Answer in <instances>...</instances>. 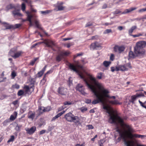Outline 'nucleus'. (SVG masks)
<instances>
[{
	"mask_svg": "<svg viewBox=\"0 0 146 146\" xmlns=\"http://www.w3.org/2000/svg\"><path fill=\"white\" fill-rule=\"evenodd\" d=\"M44 109V107H39L38 110V115H40L42 114L44 111H42Z\"/></svg>",
	"mask_w": 146,
	"mask_h": 146,
	"instance_id": "obj_30",
	"label": "nucleus"
},
{
	"mask_svg": "<svg viewBox=\"0 0 146 146\" xmlns=\"http://www.w3.org/2000/svg\"><path fill=\"white\" fill-rule=\"evenodd\" d=\"M87 126L88 127V129H93L94 128L93 127L92 125H88Z\"/></svg>",
	"mask_w": 146,
	"mask_h": 146,
	"instance_id": "obj_64",
	"label": "nucleus"
},
{
	"mask_svg": "<svg viewBox=\"0 0 146 146\" xmlns=\"http://www.w3.org/2000/svg\"><path fill=\"white\" fill-rule=\"evenodd\" d=\"M33 16L30 14L27 16V20L31 22L32 18L33 17Z\"/></svg>",
	"mask_w": 146,
	"mask_h": 146,
	"instance_id": "obj_35",
	"label": "nucleus"
},
{
	"mask_svg": "<svg viewBox=\"0 0 146 146\" xmlns=\"http://www.w3.org/2000/svg\"><path fill=\"white\" fill-rule=\"evenodd\" d=\"M24 93L23 90H20L18 92L17 95L19 96H21L23 95Z\"/></svg>",
	"mask_w": 146,
	"mask_h": 146,
	"instance_id": "obj_41",
	"label": "nucleus"
},
{
	"mask_svg": "<svg viewBox=\"0 0 146 146\" xmlns=\"http://www.w3.org/2000/svg\"><path fill=\"white\" fill-rule=\"evenodd\" d=\"M126 128L127 129L126 132L128 133V138L130 139L129 142L131 144V146H133L134 143V140L135 138H141L143 139L146 137L145 135H141L136 134H133L132 133L134 132L135 130L132 128L131 126L127 124L124 125Z\"/></svg>",
	"mask_w": 146,
	"mask_h": 146,
	"instance_id": "obj_3",
	"label": "nucleus"
},
{
	"mask_svg": "<svg viewBox=\"0 0 146 146\" xmlns=\"http://www.w3.org/2000/svg\"><path fill=\"white\" fill-rule=\"evenodd\" d=\"M38 59V58H35L33 60H31L30 63V64L32 66H33L35 62Z\"/></svg>",
	"mask_w": 146,
	"mask_h": 146,
	"instance_id": "obj_33",
	"label": "nucleus"
},
{
	"mask_svg": "<svg viewBox=\"0 0 146 146\" xmlns=\"http://www.w3.org/2000/svg\"><path fill=\"white\" fill-rule=\"evenodd\" d=\"M16 51L17 50L15 48H12L10 51L9 54L12 57L15 55Z\"/></svg>",
	"mask_w": 146,
	"mask_h": 146,
	"instance_id": "obj_23",
	"label": "nucleus"
},
{
	"mask_svg": "<svg viewBox=\"0 0 146 146\" xmlns=\"http://www.w3.org/2000/svg\"><path fill=\"white\" fill-rule=\"evenodd\" d=\"M101 47V44L97 42L92 43L90 46V48L93 50L100 49Z\"/></svg>",
	"mask_w": 146,
	"mask_h": 146,
	"instance_id": "obj_10",
	"label": "nucleus"
},
{
	"mask_svg": "<svg viewBox=\"0 0 146 146\" xmlns=\"http://www.w3.org/2000/svg\"><path fill=\"white\" fill-rule=\"evenodd\" d=\"M51 109V108L50 107H47L46 108H44V109L42 111H44V112H46V111H50Z\"/></svg>",
	"mask_w": 146,
	"mask_h": 146,
	"instance_id": "obj_38",
	"label": "nucleus"
},
{
	"mask_svg": "<svg viewBox=\"0 0 146 146\" xmlns=\"http://www.w3.org/2000/svg\"><path fill=\"white\" fill-rule=\"evenodd\" d=\"M63 57V54L62 53L60 54L56 58V60L58 62H59L61 60Z\"/></svg>",
	"mask_w": 146,
	"mask_h": 146,
	"instance_id": "obj_26",
	"label": "nucleus"
},
{
	"mask_svg": "<svg viewBox=\"0 0 146 146\" xmlns=\"http://www.w3.org/2000/svg\"><path fill=\"white\" fill-rule=\"evenodd\" d=\"M50 12V10H47L45 11H41V13L42 14H45L49 13Z\"/></svg>",
	"mask_w": 146,
	"mask_h": 146,
	"instance_id": "obj_42",
	"label": "nucleus"
},
{
	"mask_svg": "<svg viewBox=\"0 0 146 146\" xmlns=\"http://www.w3.org/2000/svg\"><path fill=\"white\" fill-rule=\"evenodd\" d=\"M137 28V27L136 26L134 25L128 31V33L129 35L131 36H132V35L131 34L132 33H133V31L136 29Z\"/></svg>",
	"mask_w": 146,
	"mask_h": 146,
	"instance_id": "obj_22",
	"label": "nucleus"
},
{
	"mask_svg": "<svg viewBox=\"0 0 146 146\" xmlns=\"http://www.w3.org/2000/svg\"><path fill=\"white\" fill-rule=\"evenodd\" d=\"M114 56L113 54H111L110 56V60L112 61H113L114 60Z\"/></svg>",
	"mask_w": 146,
	"mask_h": 146,
	"instance_id": "obj_63",
	"label": "nucleus"
},
{
	"mask_svg": "<svg viewBox=\"0 0 146 146\" xmlns=\"http://www.w3.org/2000/svg\"><path fill=\"white\" fill-rule=\"evenodd\" d=\"M67 89L64 87H60L58 89V94L62 95H65L67 93Z\"/></svg>",
	"mask_w": 146,
	"mask_h": 146,
	"instance_id": "obj_12",
	"label": "nucleus"
},
{
	"mask_svg": "<svg viewBox=\"0 0 146 146\" xmlns=\"http://www.w3.org/2000/svg\"><path fill=\"white\" fill-rule=\"evenodd\" d=\"M21 51H19L17 52H16L15 55L13 56V57L14 58H16L19 57L21 55Z\"/></svg>",
	"mask_w": 146,
	"mask_h": 146,
	"instance_id": "obj_31",
	"label": "nucleus"
},
{
	"mask_svg": "<svg viewBox=\"0 0 146 146\" xmlns=\"http://www.w3.org/2000/svg\"><path fill=\"white\" fill-rule=\"evenodd\" d=\"M125 67H126V68H131V65L130 63H128L126 64H125Z\"/></svg>",
	"mask_w": 146,
	"mask_h": 146,
	"instance_id": "obj_51",
	"label": "nucleus"
},
{
	"mask_svg": "<svg viewBox=\"0 0 146 146\" xmlns=\"http://www.w3.org/2000/svg\"><path fill=\"white\" fill-rule=\"evenodd\" d=\"M14 28H13V29H15L16 28H18L20 27L21 26L20 24H16L14 25H13Z\"/></svg>",
	"mask_w": 146,
	"mask_h": 146,
	"instance_id": "obj_52",
	"label": "nucleus"
},
{
	"mask_svg": "<svg viewBox=\"0 0 146 146\" xmlns=\"http://www.w3.org/2000/svg\"><path fill=\"white\" fill-rule=\"evenodd\" d=\"M75 117L71 112H69L65 115L64 117L67 121L72 122L73 121V119H74V118Z\"/></svg>",
	"mask_w": 146,
	"mask_h": 146,
	"instance_id": "obj_7",
	"label": "nucleus"
},
{
	"mask_svg": "<svg viewBox=\"0 0 146 146\" xmlns=\"http://www.w3.org/2000/svg\"><path fill=\"white\" fill-rule=\"evenodd\" d=\"M6 29H10L14 28L13 25H6L5 26Z\"/></svg>",
	"mask_w": 146,
	"mask_h": 146,
	"instance_id": "obj_44",
	"label": "nucleus"
},
{
	"mask_svg": "<svg viewBox=\"0 0 146 146\" xmlns=\"http://www.w3.org/2000/svg\"><path fill=\"white\" fill-rule=\"evenodd\" d=\"M82 55H83V54L82 53L77 54L76 55H75L74 56V58H75L77 57L82 56Z\"/></svg>",
	"mask_w": 146,
	"mask_h": 146,
	"instance_id": "obj_56",
	"label": "nucleus"
},
{
	"mask_svg": "<svg viewBox=\"0 0 146 146\" xmlns=\"http://www.w3.org/2000/svg\"><path fill=\"white\" fill-rule=\"evenodd\" d=\"M121 12V11L118 10H116L115 11L113 12V13L114 14H117Z\"/></svg>",
	"mask_w": 146,
	"mask_h": 146,
	"instance_id": "obj_61",
	"label": "nucleus"
},
{
	"mask_svg": "<svg viewBox=\"0 0 146 146\" xmlns=\"http://www.w3.org/2000/svg\"><path fill=\"white\" fill-rule=\"evenodd\" d=\"M139 102L142 107L146 109V101L144 103L142 102L140 100H139Z\"/></svg>",
	"mask_w": 146,
	"mask_h": 146,
	"instance_id": "obj_34",
	"label": "nucleus"
},
{
	"mask_svg": "<svg viewBox=\"0 0 146 146\" xmlns=\"http://www.w3.org/2000/svg\"><path fill=\"white\" fill-rule=\"evenodd\" d=\"M45 123L44 121L42 118H41L40 119V122L38 123V125L40 127H41Z\"/></svg>",
	"mask_w": 146,
	"mask_h": 146,
	"instance_id": "obj_29",
	"label": "nucleus"
},
{
	"mask_svg": "<svg viewBox=\"0 0 146 146\" xmlns=\"http://www.w3.org/2000/svg\"><path fill=\"white\" fill-rule=\"evenodd\" d=\"M141 96H144L143 94H136L135 95L132 96H131V100L130 101L133 104H134V101L136 100L137 98L138 97H139Z\"/></svg>",
	"mask_w": 146,
	"mask_h": 146,
	"instance_id": "obj_13",
	"label": "nucleus"
},
{
	"mask_svg": "<svg viewBox=\"0 0 146 146\" xmlns=\"http://www.w3.org/2000/svg\"><path fill=\"white\" fill-rule=\"evenodd\" d=\"M120 70L122 71H127L128 70V68H126L125 65H124L120 66Z\"/></svg>",
	"mask_w": 146,
	"mask_h": 146,
	"instance_id": "obj_32",
	"label": "nucleus"
},
{
	"mask_svg": "<svg viewBox=\"0 0 146 146\" xmlns=\"http://www.w3.org/2000/svg\"><path fill=\"white\" fill-rule=\"evenodd\" d=\"M12 13L13 16L15 17L16 16H18L19 17H22L23 15L21 13L19 12V10L18 9H14V11H12Z\"/></svg>",
	"mask_w": 146,
	"mask_h": 146,
	"instance_id": "obj_14",
	"label": "nucleus"
},
{
	"mask_svg": "<svg viewBox=\"0 0 146 146\" xmlns=\"http://www.w3.org/2000/svg\"><path fill=\"white\" fill-rule=\"evenodd\" d=\"M137 9V8L132 7L130 9H125L123 12L121 13L122 14H125L127 13H129Z\"/></svg>",
	"mask_w": 146,
	"mask_h": 146,
	"instance_id": "obj_21",
	"label": "nucleus"
},
{
	"mask_svg": "<svg viewBox=\"0 0 146 146\" xmlns=\"http://www.w3.org/2000/svg\"><path fill=\"white\" fill-rule=\"evenodd\" d=\"M91 100L89 99H86L85 100V103L87 104H90L91 103Z\"/></svg>",
	"mask_w": 146,
	"mask_h": 146,
	"instance_id": "obj_57",
	"label": "nucleus"
},
{
	"mask_svg": "<svg viewBox=\"0 0 146 146\" xmlns=\"http://www.w3.org/2000/svg\"><path fill=\"white\" fill-rule=\"evenodd\" d=\"M10 122L9 119H7L4 121L3 122V124L4 126H6L7 125V123Z\"/></svg>",
	"mask_w": 146,
	"mask_h": 146,
	"instance_id": "obj_40",
	"label": "nucleus"
},
{
	"mask_svg": "<svg viewBox=\"0 0 146 146\" xmlns=\"http://www.w3.org/2000/svg\"><path fill=\"white\" fill-rule=\"evenodd\" d=\"M146 45V42L141 41L137 43L136 46L134 47V54L132 51L129 53V56L130 58H134L137 56L139 58H142L145 55V51L143 48Z\"/></svg>",
	"mask_w": 146,
	"mask_h": 146,
	"instance_id": "obj_2",
	"label": "nucleus"
},
{
	"mask_svg": "<svg viewBox=\"0 0 146 146\" xmlns=\"http://www.w3.org/2000/svg\"><path fill=\"white\" fill-rule=\"evenodd\" d=\"M143 34L141 33H139L137 35H132V36H133L134 37H139L140 36H142Z\"/></svg>",
	"mask_w": 146,
	"mask_h": 146,
	"instance_id": "obj_55",
	"label": "nucleus"
},
{
	"mask_svg": "<svg viewBox=\"0 0 146 146\" xmlns=\"http://www.w3.org/2000/svg\"><path fill=\"white\" fill-rule=\"evenodd\" d=\"M102 72H100L99 73H98V75L97 76V78L99 79H101L102 78Z\"/></svg>",
	"mask_w": 146,
	"mask_h": 146,
	"instance_id": "obj_46",
	"label": "nucleus"
},
{
	"mask_svg": "<svg viewBox=\"0 0 146 146\" xmlns=\"http://www.w3.org/2000/svg\"><path fill=\"white\" fill-rule=\"evenodd\" d=\"M16 116H14L13 115H11L9 118V120H11L12 121H14L16 118Z\"/></svg>",
	"mask_w": 146,
	"mask_h": 146,
	"instance_id": "obj_48",
	"label": "nucleus"
},
{
	"mask_svg": "<svg viewBox=\"0 0 146 146\" xmlns=\"http://www.w3.org/2000/svg\"><path fill=\"white\" fill-rule=\"evenodd\" d=\"M36 130V127L34 126L31 127L30 128H28L26 129L27 133L29 134H32Z\"/></svg>",
	"mask_w": 146,
	"mask_h": 146,
	"instance_id": "obj_15",
	"label": "nucleus"
},
{
	"mask_svg": "<svg viewBox=\"0 0 146 146\" xmlns=\"http://www.w3.org/2000/svg\"><path fill=\"white\" fill-rule=\"evenodd\" d=\"M53 71V70L52 69H50L45 74H46V75L47 74H51L52 72Z\"/></svg>",
	"mask_w": 146,
	"mask_h": 146,
	"instance_id": "obj_58",
	"label": "nucleus"
},
{
	"mask_svg": "<svg viewBox=\"0 0 146 146\" xmlns=\"http://www.w3.org/2000/svg\"><path fill=\"white\" fill-rule=\"evenodd\" d=\"M21 126H19L18 124H17L16 127V129L17 131H19L20 130V127H21Z\"/></svg>",
	"mask_w": 146,
	"mask_h": 146,
	"instance_id": "obj_62",
	"label": "nucleus"
},
{
	"mask_svg": "<svg viewBox=\"0 0 146 146\" xmlns=\"http://www.w3.org/2000/svg\"><path fill=\"white\" fill-rule=\"evenodd\" d=\"M46 68V66H45L38 73L37 75L38 76V77H40L42 76Z\"/></svg>",
	"mask_w": 146,
	"mask_h": 146,
	"instance_id": "obj_20",
	"label": "nucleus"
},
{
	"mask_svg": "<svg viewBox=\"0 0 146 146\" xmlns=\"http://www.w3.org/2000/svg\"><path fill=\"white\" fill-rule=\"evenodd\" d=\"M146 11V7L145 8H143L141 9L138 10V12L139 13H141L143 12H144Z\"/></svg>",
	"mask_w": 146,
	"mask_h": 146,
	"instance_id": "obj_53",
	"label": "nucleus"
},
{
	"mask_svg": "<svg viewBox=\"0 0 146 146\" xmlns=\"http://www.w3.org/2000/svg\"><path fill=\"white\" fill-rule=\"evenodd\" d=\"M95 84L98 87V90L101 91L104 97L105 98H113L115 99V96H110L109 94L110 93L108 90L105 89L103 85L99 82H97L95 81Z\"/></svg>",
	"mask_w": 146,
	"mask_h": 146,
	"instance_id": "obj_5",
	"label": "nucleus"
},
{
	"mask_svg": "<svg viewBox=\"0 0 146 146\" xmlns=\"http://www.w3.org/2000/svg\"><path fill=\"white\" fill-rule=\"evenodd\" d=\"M72 103L69 101H66L64 103V105H70L72 104Z\"/></svg>",
	"mask_w": 146,
	"mask_h": 146,
	"instance_id": "obj_45",
	"label": "nucleus"
},
{
	"mask_svg": "<svg viewBox=\"0 0 146 146\" xmlns=\"http://www.w3.org/2000/svg\"><path fill=\"white\" fill-rule=\"evenodd\" d=\"M119 135L120 137H118L117 139V140H118L119 141H120L121 139H122L125 145L126 146H131V145L127 141L126 137L127 136L126 134H120Z\"/></svg>",
	"mask_w": 146,
	"mask_h": 146,
	"instance_id": "obj_6",
	"label": "nucleus"
},
{
	"mask_svg": "<svg viewBox=\"0 0 146 146\" xmlns=\"http://www.w3.org/2000/svg\"><path fill=\"white\" fill-rule=\"evenodd\" d=\"M65 108V107L64 106H62L59 108L58 109V112H59L60 111H61L62 110H64Z\"/></svg>",
	"mask_w": 146,
	"mask_h": 146,
	"instance_id": "obj_50",
	"label": "nucleus"
},
{
	"mask_svg": "<svg viewBox=\"0 0 146 146\" xmlns=\"http://www.w3.org/2000/svg\"><path fill=\"white\" fill-rule=\"evenodd\" d=\"M69 67L70 69L77 73L80 78L83 80L88 87L91 90L92 92L96 96L97 99L94 100L92 101V104L94 105L100 103H103V100L105 99V98H104L103 94L99 95V92L97 89V88L98 89V87L94 83L95 81L97 82H99L95 78L91 75L89 76V79L87 80L84 78L79 71L77 69L76 67L73 64L70 63Z\"/></svg>",
	"mask_w": 146,
	"mask_h": 146,
	"instance_id": "obj_1",
	"label": "nucleus"
},
{
	"mask_svg": "<svg viewBox=\"0 0 146 146\" xmlns=\"http://www.w3.org/2000/svg\"><path fill=\"white\" fill-rule=\"evenodd\" d=\"M16 6L15 4H10L7 5L5 8V10L6 11H8L9 10L14 9H16Z\"/></svg>",
	"mask_w": 146,
	"mask_h": 146,
	"instance_id": "obj_17",
	"label": "nucleus"
},
{
	"mask_svg": "<svg viewBox=\"0 0 146 146\" xmlns=\"http://www.w3.org/2000/svg\"><path fill=\"white\" fill-rule=\"evenodd\" d=\"M111 62L110 61H104L103 62V64L104 66L106 67H108L109 66Z\"/></svg>",
	"mask_w": 146,
	"mask_h": 146,
	"instance_id": "obj_28",
	"label": "nucleus"
},
{
	"mask_svg": "<svg viewBox=\"0 0 146 146\" xmlns=\"http://www.w3.org/2000/svg\"><path fill=\"white\" fill-rule=\"evenodd\" d=\"M93 25L92 23L89 22L87 23L86 25V27H88L90 26H92Z\"/></svg>",
	"mask_w": 146,
	"mask_h": 146,
	"instance_id": "obj_59",
	"label": "nucleus"
},
{
	"mask_svg": "<svg viewBox=\"0 0 146 146\" xmlns=\"http://www.w3.org/2000/svg\"><path fill=\"white\" fill-rule=\"evenodd\" d=\"M74 119H73V121L75 124L78 123V125H80L81 124V123L80 122V117L77 116H75Z\"/></svg>",
	"mask_w": 146,
	"mask_h": 146,
	"instance_id": "obj_18",
	"label": "nucleus"
},
{
	"mask_svg": "<svg viewBox=\"0 0 146 146\" xmlns=\"http://www.w3.org/2000/svg\"><path fill=\"white\" fill-rule=\"evenodd\" d=\"M14 135H11L10 138L7 141V142L9 143L13 141L14 140Z\"/></svg>",
	"mask_w": 146,
	"mask_h": 146,
	"instance_id": "obj_39",
	"label": "nucleus"
},
{
	"mask_svg": "<svg viewBox=\"0 0 146 146\" xmlns=\"http://www.w3.org/2000/svg\"><path fill=\"white\" fill-rule=\"evenodd\" d=\"M109 103H110L113 105H120L121 104V103H119L117 100H115L114 101H108Z\"/></svg>",
	"mask_w": 146,
	"mask_h": 146,
	"instance_id": "obj_24",
	"label": "nucleus"
},
{
	"mask_svg": "<svg viewBox=\"0 0 146 146\" xmlns=\"http://www.w3.org/2000/svg\"><path fill=\"white\" fill-rule=\"evenodd\" d=\"M34 83H32L30 84V86H25L24 87V89L25 90V92H28L31 89H32V91H34Z\"/></svg>",
	"mask_w": 146,
	"mask_h": 146,
	"instance_id": "obj_16",
	"label": "nucleus"
},
{
	"mask_svg": "<svg viewBox=\"0 0 146 146\" xmlns=\"http://www.w3.org/2000/svg\"><path fill=\"white\" fill-rule=\"evenodd\" d=\"M35 117V113H32L29 115H28V117L29 118L32 119L33 120Z\"/></svg>",
	"mask_w": 146,
	"mask_h": 146,
	"instance_id": "obj_36",
	"label": "nucleus"
},
{
	"mask_svg": "<svg viewBox=\"0 0 146 146\" xmlns=\"http://www.w3.org/2000/svg\"><path fill=\"white\" fill-rule=\"evenodd\" d=\"M35 24L37 28L40 29H42V28L41 27L40 25L39 24V21L37 20H35Z\"/></svg>",
	"mask_w": 146,
	"mask_h": 146,
	"instance_id": "obj_27",
	"label": "nucleus"
},
{
	"mask_svg": "<svg viewBox=\"0 0 146 146\" xmlns=\"http://www.w3.org/2000/svg\"><path fill=\"white\" fill-rule=\"evenodd\" d=\"M41 43H44L48 47L51 48L55 46L54 43L52 41L49 40H46L44 41L41 42Z\"/></svg>",
	"mask_w": 146,
	"mask_h": 146,
	"instance_id": "obj_9",
	"label": "nucleus"
},
{
	"mask_svg": "<svg viewBox=\"0 0 146 146\" xmlns=\"http://www.w3.org/2000/svg\"><path fill=\"white\" fill-rule=\"evenodd\" d=\"M125 49V48L123 46L115 45L114 47V50L115 52H118L121 53L124 51Z\"/></svg>",
	"mask_w": 146,
	"mask_h": 146,
	"instance_id": "obj_11",
	"label": "nucleus"
},
{
	"mask_svg": "<svg viewBox=\"0 0 146 146\" xmlns=\"http://www.w3.org/2000/svg\"><path fill=\"white\" fill-rule=\"evenodd\" d=\"M98 38V35H95L94 36H93L92 37V39L94 40V39H97Z\"/></svg>",
	"mask_w": 146,
	"mask_h": 146,
	"instance_id": "obj_60",
	"label": "nucleus"
},
{
	"mask_svg": "<svg viewBox=\"0 0 146 146\" xmlns=\"http://www.w3.org/2000/svg\"><path fill=\"white\" fill-rule=\"evenodd\" d=\"M106 100V99L105 98V99L103 100V103H102L101 104L102 105L103 108L106 110L107 111V112L109 114L110 117L108 120L109 122L111 123H116V120H117L121 124H123V120L120 117L118 116H115L114 114L111 115L108 107L106 105L105 101Z\"/></svg>",
	"mask_w": 146,
	"mask_h": 146,
	"instance_id": "obj_4",
	"label": "nucleus"
},
{
	"mask_svg": "<svg viewBox=\"0 0 146 146\" xmlns=\"http://www.w3.org/2000/svg\"><path fill=\"white\" fill-rule=\"evenodd\" d=\"M112 32V30L111 29H107L105 30L103 32L104 34H108Z\"/></svg>",
	"mask_w": 146,
	"mask_h": 146,
	"instance_id": "obj_37",
	"label": "nucleus"
},
{
	"mask_svg": "<svg viewBox=\"0 0 146 146\" xmlns=\"http://www.w3.org/2000/svg\"><path fill=\"white\" fill-rule=\"evenodd\" d=\"M54 128V127L53 126H48L47 129L48 132L50 131Z\"/></svg>",
	"mask_w": 146,
	"mask_h": 146,
	"instance_id": "obj_49",
	"label": "nucleus"
},
{
	"mask_svg": "<svg viewBox=\"0 0 146 146\" xmlns=\"http://www.w3.org/2000/svg\"><path fill=\"white\" fill-rule=\"evenodd\" d=\"M76 89L78 91L80 92L82 94L84 95L86 94L84 91L83 88H79L78 86H76Z\"/></svg>",
	"mask_w": 146,
	"mask_h": 146,
	"instance_id": "obj_25",
	"label": "nucleus"
},
{
	"mask_svg": "<svg viewBox=\"0 0 146 146\" xmlns=\"http://www.w3.org/2000/svg\"><path fill=\"white\" fill-rule=\"evenodd\" d=\"M26 6L24 3H22L21 5V9L23 11H25Z\"/></svg>",
	"mask_w": 146,
	"mask_h": 146,
	"instance_id": "obj_43",
	"label": "nucleus"
},
{
	"mask_svg": "<svg viewBox=\"0 0 146 146\" xmlns=\"http://www.w3.org/2000/svg\"><path fill=\"white\" fill-rule=\"evenodd\" d=\"M16 73L14 71H13L11 74V78L14 79L16 76Z\"/></svg>",
	"mask_w": 146,
	"mask_h": 146,
	"instance_id": "obj_47",
	"label": "nucleus"
},
{
	"mask_svg": "<svg viewBox=\"0 0 146 146\" xmlns=\"http://www.w3.org/2000/svg\"><path fill=\"white\" fill-rule=\"evenodd\" d=\"M116 122H117L116 123H115L117 125L118 123H120L121 125V126H122V127L124 126L125 127V129L124 130V132H123V131L121 132V131L119 129L118 127H117V129L116 130V131L117 132H118L119 134V135H120V134H126L127 135V137L128 138V133H127V132H126V131H127V129L126 128V127H125V125H124L125 124L124 123L123 121V124H121V123H119L117 120H116Z\"/></svg>",
	"mask_w": 146,
	"mask_h": 146,
	"instance_id": "obj_8",
	"label": "nucleus"
},
{
	"mask_svg": "<svg viewBox=\"0 0 146 146\" xmlns=\"http://www.w3.org/2000/svg\"><path fill=\"white\" fill-rule=\"evenodd\" d=\"M63 4L62 2H60V3H58L57 5L58 8L57 11H62L65 8V7L62 6V5Z\"/></svg>",
	"mask_w": 146,
	"mask_h": 146,
	"instance_id": "obj_19",
	"label": "nucleus"
},
{
	"mask_svg": "<svg viewBox=\"0 0 146 146\" xmlns=\"http://www.w3.org/2000/svg\"><path fill=\"white\" fill-rule=\"evenodd\" d=\"M46 74H45L44 75V77L43 78V79L41 80V82H42L43 83H44L45 82H46Z\"/></svg>",
	"mask_w": 146,
	"mask_h": 146,
	"instance_id": "obj_54",
	"label": "nucleus"
}]
</instances>
